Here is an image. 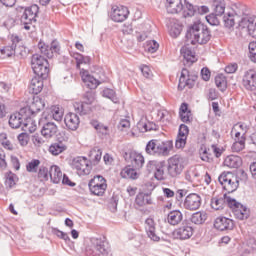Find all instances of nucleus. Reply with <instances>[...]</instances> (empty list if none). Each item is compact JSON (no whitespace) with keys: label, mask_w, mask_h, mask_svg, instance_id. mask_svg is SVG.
Listing matches in <instances>:
<instances>
[{"label":"nucleus","mask_w":256,"mask_h":256,"mask_svg":"<svg viewBox=\"0 0 256 256\" xmlns=\"http://www.w3.org/2000/svg\"><path fill=\"white\" fill-rule=\"evenodd\" d=\"M190 35L193 45L199 43V45H206L211 41V31L207 26H204L201 21L194 22L190 27Z\"/></svg>","instance_id":"f257e3e1"},{"label":"nucleus","mask_w":256,"mask_h":256,"mask_svg":"<svg viewBox=\"0 0 256 256\" xmlns=\"http://www.w3.org/2000/svg\"><path fill=\"white\" fill-rule=\"evenodd\" d=\"M87 256L109 255V242L105 238H91L90 244L86 247Z\"/></svg>","instance_id":"f03ea898"},{"label":"nucleus","mask_w":256,"mask_h":256,"mask_svg":"<svg viewBox=\"0 0 256 256\" xmlns=\"http://www.w3.org/2000/svg\"><path fill=\"white\" fill-rule=\"evenodd\" d=\"M173 149V143L171 141H159L150 140L146 145V153L148 155H169V152Z\"/></svg>","instance_id":"7ed1b4c3"},{"label":"nucleus","mask_w":256,"mask_h":256,"mask_svg":"<svg viewBox=\"0 0 256 256\" xmlns=\"http://www.w3.org/2000/svg\"><path fill=\"white\" fill-rule=\"evenodd\" d=\"M31 67L35 75L41 77V79H47L49 77V61L45 57L39 54H33Z\"/></svg>","instance_id":"20e7f679"},{"label":"nucleus","mask_w":256,"mask_h":256,"mask_svg":"<svg viewBox=\"0 0 256 256\" xmlns=\"http://www.w3.org/2000/svg\"><path fill=\"white\" fill-rule=\"evenodd\" d=\"M218 181L226 193H235V190L239 189V179L231 172L220 174Z\"/></svg>","instance_id":"39448f33"},{"label":"nucleus","mask_w":256,"mask_h":256,"mask_svg":"<svg viewBox=\"0 0 256 256\" xmlns=\"http://www.w3.org/2000/svg\"><path fill=\"white\" fill-rule=\"evenodd\" d=\"M183 157L180 155H174L167 161V173L170 177H179L185 169Z\"/></svg>","instance_id":"423d86ee"},{"label":"nucleus","mask_w":256,"mask_h":256,"mask_svg":"<svg viewBox=\"0 0 256 256\" xmlns=\"http://www.w3.org/2000/svg\"><path fill=\"white\" fill-rule=\"evenodd\" d=\"M88 187L92 195L103 197L107 191V180L101 175H96L89 181Z\"/></svg>","instance_id":"0eeeda50"},{"label":"nucleus","mask_w":256,"mask_h":256,"mask_svg":"<svg viewBox=\"0 0 256 256\" xmlns=\"http://www.w3.org/2000/svg\"><path fill=\"white\" fill-rule=\"evenodd\" d=\"M72 169L76 171L77 175L83 177L84 175H89L91 173V161L85 156H78L72 160Z\"/></svg>","instance_id":"6e6552de"},{"label":"nucleus","mask_w":256,"mask_h":256,"mask_svg":"<svg viewBox=\"0 0 256 256\" xmlns=\"http://www.w3.org/2000/svg\"><path fill=\"white\" fill-rule=\"evenodd\" d=\"M38 125L41 127V135H43L45 139H51L57 135V125L53 122H49V116L46 114H42Z\"/></svg>","instance_id":"1a4fd4ad"},{"label":"nucleus","mask_w":256,"mask_h":256,"mask_svg":"<svg viewBox=\"0 0 256 256\" xmlns=\"http://www.w3.org/2000/svg\"><path fill=\"white\" fill-rule=\"evenodd\" d=\"M38 13H39V6L37 4H34L25 9L21 17V23L22 25H24V29L26 31L31 30V25H33V23L37 21Z\"/></svg>","instance_id":"9d476101"},{"label":"nucleus","mask_w":256,"mask_h":256,"mask_svg":"<svg viewBox=\"0 0 256 256\" xmlns=\"http://www.w3.org/2000/svg\"><path fill=\"white\" fill-rule=\"evenodd\" d=\"M228 207L232 209V213L236 219L244 221V219H249V208L243 206V204L237 202L235 199H227Z\"/></svg>","instance_id":"9b49d317"},{"label":"nucleus","mask_w":256,"mask_h":256,"mask_svg":"<svg viewBox=\"0 0 256 256\" xmlns=\"http://www.w3.org/2000/svg\"><path fill=\"white\" fill-rule=\"evenodd\" d=\"M85 101L84 102H75L73 104L74 110L76 113H79V115H87L91 111V105L95 101V94L88 92L84 96Z\"/></svg>","instance_id":"f8f14e48"},{"label":"nucleus","mask_w":256,"mask_h":256,"mask_svg":"<svg viewBox=\"0 0 256 256\" xmlns=\"http://www.w3.org/2000/svg\"><path fill=\"white\" fill-rule=\"evenodd\" d=\"M42 109H45V98L34 96L30 105L21 109V113H27L28 111L29 115H35V113H39Z\"/></svg>","instance_id":"ddd939ff"},{"label":"nucleus","mask_w":256,"mask_h":256,"mask_svg":"<svg viewBox=\"0 0 256 256\" xmlns=\"http://www.w3.org/2000/svg\"><path fill=\"white\" fill-rule=\"evenodd\" d=\"M129 17V8L125 6H113L110 12V18L115 23H123Z\"/></svg>","instance_id":"4468645a"},{"label":"nucleus","mask_w":256,"mask_h":256,"mask_svg":"<svg viewBox=\"0 0 256 256\" xmlns=\"http://www.w3.org/2000/svg\"><path fill=\"white\" fill-rule=\"evenodd\" d=\"M38 49L41 55H44V57H47L48 59H53V54L59 53V43L53 41L49 46V44L40 40L38 43Z\"/></svg>","instance_id":"2eb2a0df"},{"label":"nucleus","mask_w":256,"mask_h":256,"mask_svg":"<svg viewBox=\"0 0 256 256\" xmlns=\"http://www.w3.org/2000/svg\"><path fill=\"white\" fill-rule=\"evenodd\" d=\"M144 229L146 232L147 237L154 242L161 241V237L157 235V223H155V220L151 217L147 218L144 222Z\"/></svg>","instance_id":"dca6fc26"},{"label":"nucleus","mask_w":256,"mask_h":256,"mask_svg":"<svg viewBox=\"0 0 256 256\" xmlns=\"http://www.w3.org/2000/svg\"><path fill=\"white\" fill-rule=\"evenodd\" d=\"M165 161H151L147 164V170L149 173L154 172V177L157 181H163L165 179Z\"/></svg>","instance_id":"f3484780"},{"label":"nucleus","mask_w":256,"mask_h":256,"mask_svg":"<svg viewBox=\"0 0 256 256\" xmlns=\"http://www.w3.org/2000/svg\"><path fill=\"white\" fill-rule=\"evenodd\" d=\"M183 206L188 211H197L201 207V196L195 193L189 194L185 198Z\"/></svg>","instance_id":"a211bd4d"},{"label":"nucleus","mask_w":256,"mask_h":256,"mask_svg":"<svg viewBox=\"0 0 256 256\" xmlns=\"http://www.w3.org/2000/svg\"><path fill=\"white\" fill-rule=\"evenodd\" d=\"M239 27L247 31L250 37L256 39V21L253 17H244L241 19Z\"/></svg>","instance_id":"6ab92c4d"},{"label":"nucleus","mask_w":256,"mask_h":256,"mask_svg":"<svg viewBox=\"0 0 256 256\" xmlns=\"http://www.w3.org/2000/svg\"><path fill=\"white\" fill-rule=\"evenodd\" d=\"M214 227L218 231H233V227H235V222L233 219L227 217H218L214 222Z\"/></svg>","instance_id":"aec40b11"},{"label":"nucleus","mask_w":256,"mask_h":256,"mask_svg":"<svg viewBox=\"0 0 256 256\" xmlns=\"http://www.w3.org/2000/svg\"><path fill=\"white\" fill-rule=\"evenodd\" d=\"M242 85L247 89V91L256 90V72L255 70H248L244 73L242 79Z\"/></svg>","instance_id":"412c9836"},{"label":"nucleus","mask_w":256,"mask_h":256,"mask_svg":"<svg viewBox=\"0 0 256 256\" xmlns=\"http://www.w3.org/2000/svg\"><path fill=\"white\" fill-rule=\"evenodd\" d=\"M173 237L175 239H180V241H185L193 237V227L189 225H183L173 231Z\"/></svg>","instance_id":"4be33fe9"},{"label":"nucleus","mask_w":256,"mask_h":256,"mask_svg":"<svg viewBox=\"0 0 256 256\" xmlns=\"http://www.w3.org/2000/svg\"><path fill=\"white\" fill-rule=\"evenodd\" d=\"M126 159L128 160L129 163H131L134 169H141V167L145 165V158L143 157V154L137 151L129 152L128 158Z\"/></svg>","instance_id":"5701e85b"},{"label":"nucleus","mask_w":256,"mask_h":256,"mask_svg":"<svg viewBox=\"0 0 256 256\" xmlns=\"http://www.w3.org/2000/svg\"><path fill=\"white\" fill-rule=\"evenodd\" d=\"M80 75L83 83H85L88 89H97L99 87V80L89 74V71L85 69H80Z\"/></svg>","instance_id":"b1692460"},{"label":"nucleus","mask_w":256,"mask_h":256,"mask_svg":"<svg viewBox=\"0 0 256 256\" xmlns=\"http://www.w3.org/2000/svg\"><path fill=\"white\" fill-rule=\"evenodd\" d=\"M64 123L66 127L70 129V131H77V129H79V123H81V120L79 119V115L70 112L65 115Z\"/></svg>","instance_id":"393cba45"},{"label":"nucleus","mask_w":256,"mask_h":256,"mask_svg":"<svg viewBox=\"0 0 256 256\" xmlns=\"http://www.w3.org/2000/svg\"><path fill=\"white\" fill-rule=\"evenodd\" d=\"M181 56L184 59V65H193L197 61V56L193 48L189 46H183L180 50Z\"/></svg>","instance_id":"a878e982"},{"label":"nucleus","mask_w":256,"mask_h":256,"mask_svg":"<svg viewBox=\"0 0 256 256\" xmlns=\"http://www.w3.org/2000/svg\"><path fill=\"white\" fill-rule=\"evenodd\" d=\"M166 11L171 15H177L183 11L182 0H166Z\"/></svg>","instance_id":"bb28decb"},{"label":"nucleus","mask_w":256,"mask_h":256,"mask_svg":"<svg viewBox=\"0 0 256 256\" xmlns=\"http://www.w3.org/2000/svg\"><path fill=\"white\" fill-rule=\"evenodd\" d=\"M166 23H169L168 29L171 37H179V35H181V31L183 30V27L180 25L179 20L175 18H168L166 20Z\"/></svg>","instance_id":"cd10ccee"},{"label":"nucleus","mask_w":256,"mask_h":256,"mask_svg":"<svg viewBox=\"0 0 256 256\" xmlns=\"http://www.w3.org/2000/svg\"><path fill=\"white\" fill-rule=\"evenodd\" d=\"M43 115H47L49 119H54V121H62L63 120V110L57 106H51L50 108H47Z\"/></svg>","instance_id":"c85d7f7f"},{"label":"nucleus","mask_w":256,"mask_h":256,"mask_svg":"<svg viewBox=\"0 0 256 256\" xmlns=\"http://www.w3.org/2000/svg\"><path fill=\"white\" fill-rule=\"evenodd\" d=\"M29 91L34 95H39L43 91V79H41V76H35L31 79Z\"/></svg>","instance_id":"c756f323"},{"label":"nucleus","mask_w":256,"mask_h":256,"mask_svg":"<svg viewBox=\"0 0 256 256\" xmlns=\"http://www.w3.org/2000/svg\"><path fill=\"white\" fill-rule=\"evenodd\" d=\"M183 221V213L179 210H173L167 215V223L172 226L179 225Z\"/></svg>","instance_id":"7c9ffc66"},{"label":"nucleus","mask_w":256,"mask_h":256,"mask_svg":"<svg viewBox=\"0 0 256 256\" xmlns=\"http://www.w3.org/2000/svg\"><path fill=\"white\" fill-rule=\"evenodd\" d=\"M24 112H15L10 115L9 125L12 129H19L23 125V114Z\"/></svg>","instance_id":"2f4dec72"},{"label":"nucleus","mask_w":256,"mask_h":256,"mask_svg":"<svg viewBox=\"0 0 256 256\" xmlns=\"http://www.w3.org/2000/svg\"><path fill=\"white\" fill-rule=\"evenodd\" d=\"M185 87H193V81L189 78V70L182 69L178 89H185Z\"/></svg>","instance_id":"473e14b6"},{"label":"nucleus","mask_w":256,"mask_h":256,"mask_svg":"<svg viewBox=\"0 0 256 256\" xmlns=\"http://www.w3.org/2000/svg\"><path fill=\"white\" fill-rule=\"evenodd\" d=\"M11 41V46H5L1 50V53H3V55H5L6 57H12V55H15V43H21V38H19V36L17 35H12Z\"/></svg>","instance_id":"72a5a7b5"},{"label":"nucleus","mask_w":256,"mask_h":256,"mask_svg":"<svg viewBox=\"0 0 256 256\" xmlns=\"http://www.w3.org/2000/svg\"><path fill=\"white\" fill-rule=\"evenodd\" d=\"M227 7V3L225 0H213L212 1V11L218 16H223L225 14V9Z\"/></svg>","instance_id":"f704fd0d"},{"label":"nucleus","mask_w":256,"mask_h":256,"mask_svg":"<svg viewBox=\"0 0 256 256\" xmlns=\"http://www.w3.org/2000/svg\"><path fill=\"white\" fill-rule=\"evenodd\" d=\"M224 165L230 169H238V167H241V157L229 155L225 158Z\"/></svg>","instance_id":"c9c22d12"},{"label":"nucleus","mask_w":256,"mask_h":256,"mask_svg":"<svg viewBox=\"0 0 256 256\" xmlns=\"http://www.w3.org/2000/svg\"><path fill=\"white\" fill-rule=\"evenodd\" d=\"M49 175L51 181L55 184L61 183V180L63 179V172H61L59 166H51Z\"/></svg>","instance_id":"e433bc0d"},{"label":"nucleus","mask_w":256,"mask_h":256,"mask_svg":"<svg viewBox=\"0 0 256 256\" xmlns=\"http://www.w3.org/2000/svg\"><path fill=\"white\" fill-rule=\"evenodd\" d=\"M103 155V151H101V148L94 147L89 152V158H90V165H99V161H101V157Z\"/></svg>","instance_id":"4c0bfd02"},{"label":"nucleus","mask_w":256,"mask_h":256,"mask_svg":"<svg viewBox=\"0 0 256 256\" xmlns=\"http://www.w3.org/2000/svg\"><path fill=\"white\" fill-rule=\"evenodd\" d=\"M64 151H67V145L63 144V142H55L49 147V153L54 156L61 155Z\"/></svg>","instance_id":"58836bf2"},{"label":"nucleus","mask_w":256,"mask_h":256,"mask_svg":"<svg viewBox=\"0 0 256 256\" xmlns=\"http://www.w3.org/2000/svg\"><path fill=\"white\" fill-rule=\"evenodd\" d=\"M191 223H194V225H203L205 221H207V212L204 211H198L192 214L190 218Z\"/></svg>","instance_id":"ea45409f"},{"label":"nucleus","mask_w":256,"mask_h":256,"mask_svg":"<svg viewBox=\"0 0 256 256\" xmlns=\"http://www.w3.org/2000/svg\"><path fill=\"white\" fill-rule=\"evenodd\" d=\"M246 137L244 136H239V137H235V141L232 144V152L233 153H240V151H243V149H245V141H246Z\"/></svg>","instance_id":"a19ab883"},{"label":"nucleus","mask_w":256,"mask_h":256,"mask_svg":"<svg viewBox=\"0 0 256 256\" xmlns=\"http://www.w3.org/2000/svg\"><path fill=\"white\" fill-rule=\"evenodd\" d=\"M155 123L149 122L147 120H140L137 123V129L140 133H147V131H153L155 129Z\"/></svg>","instance_id":"79ce46f5"},{"label":"nucleus","mask_w":256,"mask_h":256,"mask_svg":"<svg viewBox=\"0 0 256 256\" xmlns=\"http://www.w3.org/2000/svg\"><path fill=\"white\" fill-rule=\"evenodd\" d=\"M120 175L121 177H123V179H137V177H139L137 170H135V168H132L131 166H126L120 172Z\"/></svg>","instance_id":"37998d69"},{"label":"nucleus","mask_w":256,"mask_h":256,"mask_svg":"<svg viewBox=\"0 0 256 256\" xmlns=\"http://www.w3.org/2000/svg\"><path fill=\"white\" fill-rule=\"evenodd\" d=\"M196 13L195 6L193 4L187 2L185 0L183 9H182V16L187 19V17H194Z\"/></svg>","instance_id":"c03bdc74"},{"label":"nucleus","mask_w":256,"mask_h":256,"mask_svg":"<svg viewBox=\"0 0 256 256\" xmlns=\"http://www.w3.org/2000/svg\"><path fill=\"white\" fill-rule=\"evenodd\" d=\"M74 59L76 61V68L81 69V65H89L91 63V57L84 56L83 54H74Z\"/></svg>","instance_id":"a18cd8bd"},{"label":"nucleus","mask_w":256,"mask_h":256,"mask_svg":"<svg viewBox=\"0 0 256 256\" xmlns=\"http://www.w3.org/2000/svg\"><path fill=\"white\" fill-rule=\"evenodd\" d=\"M232 131H236L235 137H245V135H247V131H249V126L240 122L234 126Z\"/></svg>","instance_id":"49530a36"},{"label":"nucleus","mask_w":256,"mask_h":256,"mask_svg":"<svg viewBox=\"0 0 256 256\" xmlns=\"http://www.w3.org/2000/svg\"><path fill=\"white\" fill-rule=\"evenodd\" d=\"M223 23L227 29H231V27H235V14L231 12H227L223 17Z\"/></svg>","instance_id":"de8ad7c7"},{"label":"nucleus","mask_w":256,"mask_h":256,"mask_svg":"<svg viewBox=\"0 0 256 256\" xmlns=\"http://www.w3.org/2000/svg\"><path fill=\"white\" fill-rule=\"evenodd\" d=\"M215 84L220 91L223 92L227 90V78H225L223 74H219L215 77Z\"/></svg>","instance_id":"09e8293b"},{"label":"nucleus","mask_w":256,"mask_h":256,"mask_svg":"<svg viewBox=\"0 0 256 256\" xmlns=\"http://www.w3.org/2000/svg\"><path fill=\"white\" fill-rule=\"evenodd\" d=\"M14 55H16V57H20V59H25V57H27V48L19 43H15Z\"/></svg>","instance_id":"8fccbe9b"},{"label":"nucleus","mask_w":256,"mask_h":256,"mask_svg":"<svg viewBox=\"0 0 256 256\" xmlns=\"http://www.w3.org/2000/svg\"><path fill=\"white\" fill-rule=\"evenodd\" d=\"M40 165L41 161L39 159H33L26 165V171L28 173H37Z\"/></svg>","instance_id":"3c124183"},{"label":"nucleus","mask_w":256,"mask_h":256,"mask_svg":"<svg viewBox=\"0 0 256 256\" xmlns=\"http://www.w3.org/2000/svg\"><path fill=\"white\" fill-rule=\"evenodd\" d=\"M224 206H225V200L223 198L215 197L211 199V207L215 211H219L223 209Z\"/></svg>","instance_id":"603ef678"},{"label":"nucleus","mask_w":256,"mask_h":256,"mask_svg":"<svg viewBox=\"0 0 256 256\" xmlns=\"http://www.w3.org/2000/svg\"><path fill=\"white\" fill-rule=\"evenodd\" d=\"M15 174H13V172H8L5 175V185L8 189H13V187H15L16 183H15Z\"/></svg>","instance_id":"864d4df0"},{"label":"nucleus","mask_w":256,"mask_h":256,"mask_svg":"<svg viewBox=\"0 0 256 256\" xmlns=\"http://www.w3.org/2000/svg\"><path fill=\"white\" fill-rule=\"evenodd\" d=\"M92 127H94V129H96V131H98L101 135H109V127L97 121L92 122Z\"/></svg>","instance_id":"5fc2aeb1"},{"label":"nucleus","mask_w":256,"mask_h":256,"mask_svg":"<svg viewBox=\"0 0 256 256\" xmlns=\"http://www.w3.org/2000/svg\"><path fill=\"white\" fill-rule=\"evenodd\" d=\"M219 15L215 14L214 12L207 15L205 17L207 23H209V25H212L214 27H217L218 25H220L221 21L219 20Z\"/></svg>","instance_id":"6e6d98bb"},{"label":"nucleus","mask_w":256,"mask_h":256,"mask_svg":"<svg viewBox=\"0 0 256 256\" xmlns=\"http://www.w3.org/2000/svg\"><path fill=\"white\" fill-rule=\"evenodd\" d=\"M185 179L189 181V183H195L199 179V172L188 171L185 175Z\"/></svg>","instance_id":"4d7b16f0"},{"label":"nucleus","mask_w":256,"mask_h":256,"mask_svg":"<svg viewBox=\"0 0 256 256\" xmlns=\"http://www.w3.org/2000/svg\"><path fill=\"white\" fill-rule=\"evenodd\" d=\"M17 139L21 147H26V145H29V134L22 132L18 135Z\"/></svg>","instance_id":"13d9d810"},{"label":"nucleus","mask_w":256,"mask_h":256,"mask_svg":"<svg viewBox=\"0 0 256 256\" xmlns=\"http://www.w3.org/2000/svg\"><path fill=\"white\" fill-rule=\"evenodd\" d=\"M38 177L40 178V181H47L49 179V169L45 166L40 167Z\"/></svg>","instance_id":"bf43d9fd"},{"label":"nucleus","mask_w":256,"mask_h":256,"mask_svg":"<svg viewBox=\"0 0 256 256\" xmlns=\"http://www.w3.org/2000/svg\"><path fill=\"white\" fill-rule=\"evenodd\" d=\"M159 50V43L155 40H150L147 42L148 53H156Z\"/></svg>","instance_id":"052dcab7"},{"label":"nucleus","mask_w":256,"mask_h":256,"mask_svg":"<svg viewBox=\"0 0 256 256\" xmlns=\"http://www.w3.org/2000/svg\"><path fill=\"white\" fill-rule=\"evenodd\" d=\"M189 136V127L185 124H181L178 130V137H184L187 139Z\"/></svg>","instance_id":"680f3d73"},{"label":"nucleus","mask_w":256,"mask_h":256,"mask_svg":"<svg viewBox=\"0 0 256 256\" xmlns=\"http://www.w3.org/2000/svg\"><path fill=\"white\" fill-rule=\"evenodd\" d=\"M185 145H187V138L183 136H177L176 142H175L176 149H183Z\"/></svg>","instance_id":"e2e57ef3"},{"label":"nucleus","mask_w":256,"mask_h":256,"mask_svg":"<svg viewBox=\"0 0 256 256\" xmlns=\"http://www.w3.org/2000/svg\"><path fill=\"white\" fill-rule=\"evenodd\" d=\"M200 159L202 161H205L206 163H209L211 161V156L209 155V152H207V148H201L200 149Z\"/></svg>","instance_id":"0e129e2a"},{"label":"nucleus","mask_w":256,"mask_h":256,"mask_svg":"<svg viewBox=\"0 0 256 256\" xmlns=\"http://www.w3.org/2000/svg\"><path fill=\"white\" fill-rule=\"evenodd\" d=\"M237 69H239L237 63H231L225 67V73L233 74L237 72Z\"/></svg>","instance_id":"69168bd1"},{"label":"nucleus","mask_w":256,"mask_h":256,"mask_svg":"<svg viewBox=\"0 0 256 256\" xmlns=\"http://www.w3.org/2000/svg\"><path fill=\"white\" fill-rule=\"evenodd\" d=\"M130 127H131V122L128 119H122L118 124V128H120L121 131H125V129H129Z\"/></svg>","instance_id":"338daca9"},{"label":"nucleus","mask_w":256,"mask_h":256,"mask_svg":"<svg viewBox=\"0 0 256 256\" xmlns=\"http://www.w3.org/2000/svg\"><path fill=\"white\" fill-rule=\"evenodd\" d=\"M135 203L139 207H144V205H145V194L144 193L138 194L136 196Z\"/></svg>","instance_id":"774afa93"}]
</instances>
